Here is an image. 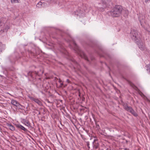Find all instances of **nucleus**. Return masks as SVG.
<instances>
[{"label":"nucleus","instance_id":"f257e3e1","mask_svg":"<svg viewBox=\"0 0 150 150\" xmlns=\"http://www.w3.org/2000/svg\"><path fill=\"white\" fill-rule=\"evenodd\" d=\"M123 8L120 5H116L110 11L111 16L114 17H118L121 15Z\"/></svg>","mask_w":150,"mask_h":150},{"label":"nucleus","instance_id":"f03ea898","mask_svg":"<svg viewBox=\"0 0 150 150\" xmlns=\"http://www.w3.org/2000/svg\"><path fill=\"white\" fill-rule=\"evenodd\" d=\"M131 34L132 39L134 40H139V35L137 31L134 30H132L131 32Z\"/></svg>","mask_w":150,"mask_h":150},{"label":"nucleus","instance_id":"7ed1b4c3","mask_svg":"<svg viewBox=\"0 0 150 150\" xmlns=\"http://www.w3.org/2000/svg\"><path fill=\"white\" fill-rule=\"evenodd\" d=\"M140 23L141 25L146 31L149 32V29L150 28V26L149 24L146 23L145 22L144 20L142 21L140 20Z\"/></svg>","mask_w":150,"mask_h":150},{"label":"nucleus","instance_id":"20e7f679","mask_svg":"<svg viewBox=\"0 0 150 150\" xmlns=\"http://www.w3.org/2000/svg\"><path fill=\"white\" fill-rule=\"evenodd\" d=\"M124 108L127 111L131 112L134 116H137V113L131 107L125 105L124 106Z\"/></svg>","mask_w":150,"mask_h":150},{"label":"nucleus","instance_id":"39448f33","mask_svg":"<svg viewBox=\"0 0 150 150\" xmlns=\"http://www.w3.org/2000/svg\"><path fill=\"white\" fill-rule=\"evenodd\" d=\"M11 103L19 108L20 109L21 108V105L16 100H11Z\"/></svg>","mask_w":150,"mask_h":150},{"label":"nucleus","instance_id":"423d86ee","mask_svg":"<svg viewBox=\"0 0 150 150\" xmlns=\"http://www.w3.org/2000/svg\"><path fill=\"white\" fill-rule=\"evenodd\" d=\"M29 98L31 100L34 101L35 102L37 103L39 105H42V103L38 99L32 97H29Z\"/></svg>","mask_w":150,"mask_h":150},{"label":"nucleus","instance_id":"0eeeda50","mask_svg":"<svg viewBox=\"0 0 150 150\" xmlns=\"http://www.w3.org/2000/svg\"><path fill=\"white\" fill-rule=\"evenodd\" d=\"M93 149L95 150L99 146V144L97 140H94L93 143Z\"/></svg>","mask_w":150,"mask_h":150},{"label":"nucleus","instance_id":"6e6552de","mask_svg":"<svg viewBox=\"0 0 150 150\" xmlns=\"http://www.w3.org/2000/svg\"><path fill=\"white\" fill-rule=\"evenodd\" d=\"M21 122L26 126L28 127L30 126V123L27 120L24 119H21Z\"/></svg>","mask_w":150,"mask_h":150},{"label":"nucleus","instance_id":"1a4fd4ad","mask_svg":"<svg viewBox=\"0 0 150 150\" xmlns=\"http://www.w3.org/2000/svg\"><path fill=\"white\" fill-rule=\"evenodd\" d=\"M16 126L17 128L19 129H21L23 130V131L25 132L27 131V130L24 127H23V126L22 125H21L20 124H16Z\"/></svg>","mask_w":150,"mask_h":150},{"label":"nucleus","instance_id":"9d476101","mask_svg":"<svg viewBox=\"0 0 150 150\" xmlns=\"http://www.w3.org/2000/svg\"><path fill=\"white\" fill-rule=\"evenodd\" d=\"M9 28V25L6 24H5L4 25L3 28L1 30L4 32H6L7 30Z\"/></svg>","mask_w":150,"mask_h":150},{"label":"nucleus","instance_id":"9b49d317","mask_svg":"<svg viewBox=\"0 0 150 150\" xmlns=\"http://www.w3.org/2000/svg\"><path fill=\"white\" fill-rule=\"evenodd\" d=\"M139 48L141 50H143L145 49V45L142 43L140 42L138 44Z\"/></svg>","mask_w":150,"mask_h":150},{"label":"nucleus","instance_id":"f8f14e48","mask_svg":"<svg viewBox=\"0 0 150 150\" xmlns=\"http://www.w3.org/2000/svg\"><path fill=\"white\" fill-rule=\"evenodd\" d=\"M6 125L11 130L13 131L15 130V127L11 124L7 123Z\"/></svg>","mask_w":150,"mask_h":150},{"label":"nucleus","instance_id":"ddd939ff","mask_svg":"<svg viewBox=\"0 0 150 150\" xmlns=\"http://www.w3.org/2000/svg\"><path fill=\"white\" fill-rule=\"evenodd\" d=\"M146 67L147 71L150 73V64H148L146 66Z\"/></svg>","mask_w":150,"mask_h":150},{"label":"nucleus","instance_id":"4468645a","mask_svg":"<svg viewBox=\"0 0 150 150\" xmlns=\"http://www.w3.org/2000/svg\"><path fill=\"white\" fill-rule=\"evenodd\" d=\"M80 55L82 57L84 58L86 60H88L87 57L84 53H83L82 54H81Z\"/></svg>","mask_w":150,"mask_h":150},{"label":"nucleus","instance_id":"2eb2a0df","mask_svg":"<svg viewBox=\"0 0 150 150\" xmlns=\"http://www.w3.org/2000/svg\"><path fill=\"white\" fill-rule=\"evenodd\" d=\"M11 2L12 3H19L20 0H11Z\"/></svg>","mask_w":150,"mask_h":150},{"label":"nucleus","instance_id":"dca6fc26","mask_svg":"<svg viewBox=\"0 0 150 150\" xmlns=\"http://www.w3.org/2000/svg\"><path fill=\"white\" fill-rule=\"evenodd\" d=\"M111 0H101L102 3L103 4V6H105L104 5L107 2V1H110Z\"/></svg>","mask_w":150,"mask_h":150},{"label":"nucleus","instance_id":"f3484780","mask_svg":"<svg viewBox=\"0 0 150 150\" xmlns=\"http://www.w3.org/2000/svg\"><path fill=\"white\" fill-rule=\"evenodd\" d=\"M73 43H74V45L75 46L74 48L76 50H79L78 48V47L77 46V45H76V43H75V42H74Z\"/></svg>","mask_w":150,"mask_h":150},{"label":"nucleus","instance_id":"a211bd4d","mask_svg":"<svg viewBox=\"0 0 150 150\" xmlns=\"http://www.w3.org/2000/svg\"><path fill=\"white\" fill-rule=\"evenodd\" d=\"M42 2H40L38 3L37 4V5H42Z\"/></svg>","mask_w":150,"mask_h":150},{"label":"nucleus","instance_id":"6ab92c4d","mask_svg":"<svg viewBox=\"0 0 150 150\" xmlns=\"http://www.w3.org/2000/svg\"><path fill=\"white\" fill-rule=\"evenodd\" d=\"M59 81L60 83L61 86H62L63 85V84L62 83H61V80L59 79Z\"/></svg>","mask_w":150,"mask_h":150},{"label":"nucleus","instance_id":"aec40b11","mask_svg":"<svg viewBox=\"0 0 150 150\" xmlns=\"http://www.w3.org/2000/svg\"><path fill=\"white\" fill-rule=\"evenodd\" d=\"M150 1V0H145V2L146 3H148Z\"/></svg>","mask_w":150,"mask_h":150},{"label":"nucleus","instance_id":"412c9836","mask_svg":"<svg viewBox=\"0 0 150 150\" xmlns=\"http://www.w3.org/2000/svg\"><path fill=\"white\" fill-rule=\"evenodd\" d=\"M89 142H87V146L88 147V148H90V147L89 146Z\"/></svg>","mask_w":150,"mask_h":150},{"label":"nucleus","instance_id":"4be33fe9","mask_svg":"<svg viewBox=\"0 0 150 150\" xmlns=\"http://www.w3.org/2000/svg\"><path fill=\"white\" fill-rule=\"evenodd\" d=\"M67 81L68 83H69V80L68 79H67Z\"/></svg>","mask_w":150,"mask_h":150},{"label":"nucleus","instance_id":"5701e85b","mask_svg":"<svg viewBox=\"0 0 150 150\" xmlns=\"http://www.w3.org/2000/svg\"><path fill=\"white\" fill-rule=\"evenodd\" d=\"M1 51V47H0V52Z\"/></svg>","mask_w":150,"mask_h":150}]
</instances>
